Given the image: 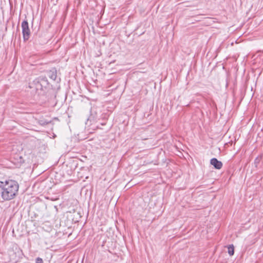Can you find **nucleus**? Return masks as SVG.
<instances>
[{"label": "nucleus", "instance_id": "f257e3e1", "mask_svg": "<svg viewBox=\"0 0 263 263\" xmlns=\"http://www.w3.org/2000/svg\"><path fill=\"white\" fill-rule=\"evenodd\" d=\"M19 185L13 180L0 181V192L4 200L8 201L15 198L18 192Z\"/></svg>", "mask_w": 263, "mask_h": 263}, {"label": "nucleus", "instance_id": "f03ea898", "mask_svg": "<svg viewBox=\"0 0 263 263\" xmlns=\"http://www.w3.org/2000/svg\"><path fill=\"white\" fill-rule=\"evenodd\" d=\"M21 27L22 28V33L24 41H27L30 35V31L29 28L28 23L27 20L22 22Z\"/></svg>", "mask_w": 263, "mask_h": 263}, {"label": "nucleus", "instance_id": "7ed1b4c3", "mask_svg": "<svg viewBox=\"0 0 263 263\" xmlns=\"http://www.w3.org/2000/svg\"><path fill=\"white\" fill-rule=\"evenodd\" d=\"M43 84H48L47 80L46 78L41 79L40 81H37L35 83L36 89L37 90H43Z\"/></svg>", "mask_w": 263, "mask_h": 263}, {"label": "nucleus", "instance_id": "20e7f679", "mask_svg": "<svg viewBox=\"0 0 263 263\" xmlns=\"http://www.w3.org/2000/svg\"><path fill=\"white\" fill-rule=\"evenodd\" d=\"M211 164L213 165L216 169L219 170L222 166V163L221 161H218L216 158H212L211 160Z\"/></svg>", "mask_w": 263, "mask_h": 263}, {"label": "nucleus", "instance_id": "39448f33", "mask_svg": "<svg viewBox=\"0 0 263 263\" xmlns=\"http://www.w3.org/2000/svg\"><path fill=\"white\" fill-rule=\"evenodd\" d=\"M48 76L52 80H55L57 78V71L55 68H52L47 72Z\"/></svg>", "mask_w": 263, "mask_h": 263}, {"label": "nucleus", "instance_id": "423d86ee", "mask_svg": "<svg viewBox=\"0 0 263 263\" xmlns=\"http://www.w3.org/2000/svg\"><path fill=\"white\" fill-rule=\"evenodd\" d=\"M234 253V248L233 245L228 247V253L230 256H232Z\"/></svg>", "mask_w": 263, "mask_h": 263}, {"label": "nucleus", "instance_id": "0eeeda50", "mask_svg": "<svg viewBox=\"0 0 263 263\" xmlns=\"http://www.w3.org/2000/svg\"><path fill=\"white\" fill-rule=\"evenodd\" d=\"M35 263H43V259L40 257H37L35 259Z\"/></svg>", "mask_w": 263, "mask_h": 263}]
</instances>
